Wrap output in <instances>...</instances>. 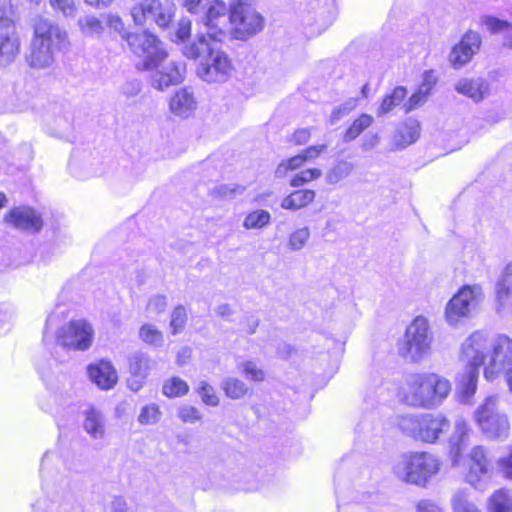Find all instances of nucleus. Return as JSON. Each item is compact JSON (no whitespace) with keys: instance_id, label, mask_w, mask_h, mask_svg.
<instances>
[{"instance_id":"48","label":"nucleus","mask_w":512,"mask_h":512,"mask_svg":"<svg viewBox=\"0 0 512 512\" xmlns=\"http://www.w3.org/2000/svg\"><path fill=\"white\" fill-rule=\"evenodd\" d=\"M357 106V100L356 99H349L343 104L335 107L331 115L329 117V123L330 125L336 124L338 121H340L342 118L347 116L352 110H354Z\"/></svg>"},{"instance_id":"3","label":"nucleus","mask_w":512,"mask_h":512,"mask_svg":"<svg viewBox=\"0 0 512 512\" xmlns=\"http://www.w3.org/2000/svg\"><path fill=\"white\" fill-rule=\"evenodd\" d=\"M439 458L428 452L403 454L394 464L395 476L408 484L426 487L440 471Z\"/></svg>"},{"instance_id":"34","label":"nucleus","mask_w":512,"mask_h":512,"mask_svg":"<svg viewBox=\"0 0 512 512\" xmlns=\"http://www.w3.org/2000/svg\"><path fill=\"white\" fill-rule=\"evenodd\" d=\"M407 95L406 88L402 86L395 87L391 94L386 95L377 109V116L381 117L391 112L400 105Z\"/></svg>"},{"instance_id":"20","label":"nucleus","mask_w":512,"mask_h":512,"mask_svg":"<svg viewBox=\"0 0 512 512\" xmlns=\"http://www.w3.org/2000/svg\"><path fill=\"white\" fill-rule=\"evenodd\" d=\"M89 379L101 390L114 388L118 381V374L110 361L100 360L87 368Z\"/></svg>"},{"instance_id":"44","label":"nucleus","mask_w":512,"mask_h":512,"mask_svg":"<svg viewBox=\"0 0 512 512\" xmlns=\"http://www.w3.org/2000/svg\"><path fill=\"white\" fill-rule=\"evenodd\" d=\"M197 393L202 402L211 407H216L220 403V399L215 388L206 381H200L197 387Z\"/></svg>"},{"instance_id":"16","label":"nucleus","mask_w":512,"mask_h":512,"mask_svg":"<svg viewBox=\"0 0 512 512\" xmlns=\"http://www.w3.org/2000/svg\"><path fill=\"white\" fill-rule=\"evenodd\" d=\"M472 428L467 420L458 417L454 422V430L449 437V458L452 467H459L463 463V452L469 444Z\"/></svg>"},{"instance_id":"8","label":"nucleus","mask_w":512,"mask_h":512,"mask_svg":"<svg viewBox=\"0 0 512 512\" xmlns=\"http://www.w3.org/2000/svg\"><path fill=\"white\" fill-rule=\"evenodd\" d=\"M482 300L483 290L480 285H464L446 304L445 320L449 325L456 326L469 318Z\"/></svg>"},{"instance_id":"2","label":"nucleus","mask_w":512,"mask_h":512,"mask_svg":"<svg viewBox=\"0 0 512 512\" xmlns=\"http://www.w3.org/2000/svg\"><path fill=\"white\" fill-rule=\"evenodd\" d=\"M182 51L186 57L198 60L196 74L202 81L224 83L230 78L233 70L231 59L204 34H198L193 41L185 43Z\"/></svg>"},{"instance_id":"55","label":"nucleus","mask_w":512,"mask_h":512,"mask_svg":"<svg viewBox=\"0 0 512 512\" xmlns=\"http://www.w3.org/2000/svg\"><path fill=\"white\" fill-rule=\"evenodd\" d=\"M427 98V94L417 89V91L412 94L408 101L404 103L405 112L408 113L417 109L426 102Z\"/></svg>"},{"instance_id":"31","label":"nucleus","mask_w":512,"mask_h":512,"mask_svg":"<svg viewBox=\"0 0 512 512\" xmlns=\"http://www.w3.org/2000/svg\"><path fill=\"white\" fill-rule=\"evenodd\" d=\"M420 135V124L415 119L406 120L397 130L394 137L395 144L405 148L414 143Z\"/></svg>"},{"instance_id":"59","label":"nucleus","mask_w":512,"mask_h":512,"mask_svg":"<svg viewBox=\"0 0 512 512\" xmlns=\"http://www.w3.org/2000/svg\"><path fill=\"white\" fill-rule=\"evenodd\" d=\"M240 324L245 333L253 335L260 324V319L254 315H249L244 317Z\"/></svg>"},{"instance_id":"7","label":"nucleus","mask_w":512,"mask_h":512,"mask_svg":"<svg viewBox=\"0 0 512 512\" xmlns=\"http://www.w3.org/2000/svg\"><path fill=\"white\" fill-rule=\"evenodd\" d=\"M123 39L127 42L131 51L141 59L137 63V68L140 70H152L167 58V53L160 40L147 31L125 34Z\"/></svg>"},{"instance_id":"43","label":"nucleus","mask_w":512,"mask_h":512,"mask_svg":"<svg viewBox=\"0 0 512 512\" xmlns=\"http://www.w3.org/2000/svg\"><path fill=\"white\" fill-rule=\"evenodd\" d=\"M420 415L407 414L400 416L398 419V426L400 429L409 436L418 439L417 433L420 430Z\"/></svg>"},{"instance_id":"15","label":"nucleus","mask_w":512,"mask_h":512,"mask_svg":"<svg viewBox=\"0 0 512 512\" xmlns=\"http://www.w3.org/2000/svg\"><path fill=\"white\" fill-rule=\"evenodd\" d=\"M32 40L54 51H62L68 48L69 40L67 32L58 24L49 19L38 18L33 25Z\"/></svg>"},{"instance_id":"42","label":"nucleus","mask_w":512,"mask_h":512,"mask_svg":"<svg viewBox=\"0 0 512 512\" xmlns=\"http://www.w3.org/2000/svg\"><path fill=\"white\" fill-rule=\"evenodd\" d=\"M162 413L157 404L151 403L141 408L138 415V422L141 425H155L161 419Z\"/></svg>"},{"instance_id":"13","label":"nucleus","mask_w":512,"mask_h":512,"mask_svg":"<svg viewBox=\"0 0 512 512\" xmlns=\"http://www.w3.org/2000/svg\"><path fill=\"white\" fill-rule=\"evenodd\" d=\"M56 339L63 348L86 351L93 343L94 328L87 320H71L57 331Z\"/></svg>"},{"instance_id":"62","label":"nucleus","mask_w":512,"mask_h":512,"mask_svg":"<svg viewBox=\"0 0 512 512\" xmlns=\"http://www.w3.org/2000/svg\"><path fill=\"white\" fill-rule=\"evenodd\" d=\"M191 33V21L189 19H181L178 23L176 36L179 40H185Z\"/></svg>"},{"instance_id":"26","label":"nucleus","mask_w":512,"mask_h":512,"mask_svg":"<svg viewBox=\"0 0 512 512\" xmlns=\"http://www.w3.org/2000/svg\"><path fill=\"white\" fill-rule=\"evenodd\" d=\"M55 52L49 47L31 39L26 62L32 69L42 70L50 68L55 61Z\"/></svg>"},{"instance_id":"23","label":"nucleus","mask_w":512,"mask_h":512,"mask_svg":"<svg viewBox=\"0 0 512 512\" xmlns=\"http://www.w3.org/2000/svg\"><path fill=\"white\" fill-rule=\"evenodd\" d=\"M512 299V263L501 271L495 283L496 311L501 314L508 310Z\"/></svg>"},{"instance_id":"29","label":"nucleus","mask_w":512,"mask_h":512,"mask_svg":"<svg viewBox=\"0 0 512 512\" xmlns=\"http://www.w3.org/2000/svg\"><path fill=\"white\" fill-rule=\"evenodd\" d=\"M458 93L471 98L475 102H480L488 92V85L482 78L461 79L455 85Z\"/></svg>"},{"instance_id":"39","label":"nucleus","mask_w":512,"mask_h":512,"mask_svg":"<svg viewBox=\"0 0 512 512\" xmlns=\"http://www.w3.org/2000/svg\"><path fill=\"white\" fill-rule=\"evenodd\" d=\"M139 338L147 345L161 347L164 342L163 333L152 324H143L139 329Z\"/></svg>"},{"instance_id":"27","label":"nucleus","mask_w":512,"mask_h":512,"mask_svg":"<svg viewBox=\"0 0 512 512\" xmlns=\"http://www.w3.org/2000/svg\"><path fill=\"white\" fill-rule=\"evenodd\" d=\"M169 107L174 115L182 118L189 117L197 108L194 92L188 87L178 90L171 97Z\"/></svg>"},{"instance_id":"30","label":"nucleus","mask_w":512,"mask_h":512,"mask_svg":"<svg viewBox=\"0 0 512 512\" xmlns=\"http://www.w3.org/2000/svg\"><path fill=\"white\" fill-rule=\"evenodd\" d=\"M315 196L316 193L313 190H296L290 193L288 196L284 197L280 206L286 210L297 211L312 203L315 199Z\"/></svg>"},{"instance_id":"52","label":"nucleus","mask_w":512,"mask_h":512,"mask_svg":"<svg viewBox=\"0 0 512 512\" xmlns=\"http://www.w3.org/2000/svg\"><path fill=\"white\" fill-rule=\"evenodd\" d=\"M244 191V187L239 185H219L215 187L212 194L219 198H232L237 194H241Z\"/></svg>"},{"instance_id":"1","label":"nucleus","mask_w":512,"mask_h":512,"mask_svg":"<svg viewBox=\"0 0 512 512\" xmlns=\"http://www.w3.org/2000/svg\"><path fill=\"white\" fill-rule=\"evenodd\" d=\"M452 384L446 377L434 372L408 374L398 390L399 401L411 408L436 409L448 398Z\"/></svg>"},{"instance_id":"53","label":"nucleus","mask_w":512,"mask_h":512,"mask_svg":"<svg viewBox=\"0 0 512 512\" xmlns=\"http://www.w3.org/2000/svg\"><path fill=\"white\" fill-rule=\"evenodd\" d=\"M167 307V298L164 295L152 296L146 306V310L150 314L159 315L165 311Z\"/></svg>"},{"instance_id":"37","label":"nucleus","mask_w":512,"mask_h":512,"mask_svg":"<svg viewBox=\"0 0 512 512\" xmlns=\"http://www.w3.org/2000/svg\"><path fill=\"white\" fill-rule=\"evenodd\" d=\"M451 506L454 512H482L469 500V493L466 489H459L454 492L451 498Z\"/></svg>"},{"instance_id":"19","label":"nucleus","mask_w":512,"mask_h":512,"mask_svg":"<svg viewBox=\"0 0 512 512\" xmlns=\"http://www.w3.org/2000/svg\"><path fill=\"white\" fill-rule=\"evenodd\" d=\"M5 221L16 229L32 233L39 232L43 225L40 216L29 207L11 209L5 216Z\"/></svg>"},{"instance_id":"33","label":"nucleus","mask_w":512,"mask_h":512,"mask_svg":"<svg viewBox=\"0 0 512 512\" xmlns=\"http://www.w3.org/2000/svg\"><path fill=\"white\" fill-rule=\"evenodd\" d=\"M488 512H512V497L505 489L494 491L488 498Z\"/></svg>"},{"instance_id":"49","label":"nucleus","mask_w":512,"mask_h":512,"mask_svg":"<svg viewBox=\"0 0 512 512\" xmlns=\"http://www.w3.org/2000/svg\"><path fill=\"white\" fill-rule=\"evenodd\" d=\"M322 175L320 169L312 168L301 171L296 174L290 181V185L292 187H300L305 183H308L312 180L318 179Z\"/></svg>"},{"instance_id":"4","label":"nucleus","mask_w":512,"mask_h":512,"mask_svg":"<svg viewBox=\"0 0 512 512\" xmlns=\"http://www.w3.org/2000/svg\"><path fill=\"white\" fill-rule=\"evenodd\" d=\"M228 20L231 37L240 41L251 39L265 27V17L258 11L256 0H232Z\"/></svg>"},{"instance_id":"54","label":"nucleus","mask_w":512,"mask_h":512,"mask_svg":"<svg viewBox=\"0 0 512 512\" xmlns=\"http://www.w3.org/2000/svg\"><path fill=\"white\" fill-rule=\"evenodd\" d=\"M54 10L60 11L64 16H74L76 6L74 0H49Z\"/></svg>"},{"instance_id":"22","label":"nucleus","mask_w":512,"mask_h":512,"mask_svg":"<svg viewBox=\"0 0 512 512\" xmlns=\"http://www.w3.org/2000/svg\"><path fill=\"white\" fill-rule=\"evenodd\" d=\"M152 366L153 360L147 353L138 351L129 358V372L132 378L128 380V385L132 391H138L142 387Z\"/></svg>"},{"instance_id":"56","label":"nucleus","mask_w":512,"mask_h":512,"mask_svg":"<svg viewBox=\"0 0 512 512\" xmlns=\"http://www.w3.org/2000/svg\"><path fill=\"white\" fill-rule=\"evenodd\" d=\"M106 23L110 29L119 33L122 38H123V35L128 34L127 32H125L124 22L122 21V19L119 15L112 14V13L107 14L106 15Z\"/></svg>"},{"instance_id":"9","label":"nucleus","mask_w":512,"mask_h":512,"mask_svg":"<svg viewBox=\"0 0 512 512\" xmlns=\"http://www.w3.org/2000/svg\"><path fill=\"white\" fill-rule=\"evenodd\" d=\"M484 378L493 381L504 376L512 391V339L506 334L494 336V351L483 371Z\"/></svg>"},{"instance_id":"25","label":"nucleus","mask_w":512,"mask_h":512,"mask_svg":"<svg viewBox=\"0 0 512 512\" xmlns=\"http://www.w3.org/2000/svg\"><path fill=\"white\" fill-rule=\"evenodd\" d=\"M20 53V38L16 28L0 32V66L13 63Z\"/></svg>"},{"instance_id":"6","label":"nucleus","mask_w":512,"mask_h":512,"mask_svg":"<svg viewBox=\"0 0 512 512\" xmlns=\"http://www.w3.org/2000/svg\"><path fill=\"white\" fill-rule=\"evenodd\" d=\"M432 341L428 320L418 316L407 327L399 353L410 362L418 363L429 355Z\"/></svg>"},{"instance_id":"11","label":"nucleus","mask_w":512,"mask_h":512,"mask_svg":"<svg viewBox=\"0 0 512 512\" xmlns=\"http://www.w3.org/2000/svg\"><path fill=\"white\" fill-rule=\"evenodd\" d=\"M175 5L169 0H142L134 5L130 14L135 25L143 26L155 23L160 28H166L175 15Z\"/></svg>"},{"instance_id":"58","label":"nucleus","mask_w":512,"mask_h":512,"mask_svg":"<svg viewBox=\"0 0 512 512\" xmlns=\"http://www.w3.org/2000/svg\"><path fill=\"white\" fill-rule=\"evenodd\" d=\"M497 464L502 475L505 478L512 480V447L509 454L501 457Z\"/></svg>"},{"instance_id":"36","label":"nucleus","mask_w":512,"mask_h":512,"mask_svg":"<svg viewBox=\"0 0 512 512\" xmlns=\"http://www.w3.org/2000/svg\"><path fill=\"white\" fill-rule=\"evenodd\" d=\"M81 33L87 37H100L104 32V24L94 15H86L78 19Z\"/></svg>"},{"instance_id":"14","label":"nucleus","mask_w":512,"mask_h":512,"mask_svg":"<svg viewBox=\"0 0 512 512\" xmlns=\"http://www.w3.org/2000/svg\"><path fill=\"white\" fill-rule=\"evenodd\" d=\"M229 6L221 0H213L209 3L205 13L201 17V22L204 26V31L199 34H204L211 42H221L226 38V15L228 14Z\"/></svg>"},{"instance_id":"17","label":"nucleus","mask_w":512,"mask_h":512,"mask_svg":"<svg viewBox=\"0 0 512 512\" xmlns=\"http://www.w3.org/2000/svg\"><path fill=\"white\" fill-rule=\"evenodd\" d=\"M151 75V85L158 90H164L171 85H176L184 79L185 65L175 61H161L158 67H154Z\"/></svg>"},{"instance_id":"46","label":"nucleus","mask_w":512,"mask_h":512,"mask_svg":"<svg viewBox=\"0 0 512 512\" xmlns=\"http://www.w3.org/2000/svg\"><path fill=\"white\" fill-rule=\"evenodd\" d=\"M16 28V20L12 5L0 0V30Z\"/></svg>"},{"instance_id":"38","label":"nucleus","mask_w":512,"mask_h":512,"mask_svg":"<svg viewBox=\"0 0 512 512\" xmlns=\"http://www.w3.org/2000/svg\"><path fill=\"white\" fill-rule=\"evenodd\" d=\"M271 222V215L267 210L258 209L250 212L244 218L243 227L245 229H263Z\"/></svg>"},{"instance_id":"32","label":"nucleus","mask_w":512,"mask_h":512,"mask_svg":"<svg viewBox=\"0 0 512 512\" xmlns=\"http://www.w3.org/2000/svg\"><path fill=\"white\" fill-rule=\"evenodd\" d=\"M220 386L226 397L232 400L242 399L249 393L246 383L236 377L224 378Z\"/></svg>"},{"instance_id":"57","label":"nucleus","mask_w":512,"mask_h":512,"mask_svg":"<svg viewBox=\"0 0 512 512\" xmlns=\"http://www.w3.org/2000/svg\"><path fill=\"white\" fill-rule=\"evenodd\" d=\"M483 23L491 32H500L510 27V24L507 21L490 16L485 17L483 19Z\"/></svg>"},{"instance_id":"21","label":"nucleus","mask_w":512,"mask_h":512,"mask_svg":"<svg viewBox=\"0 0 512 512\" xmlns=\"http://www.w3.org/2000/svg\"><path fill=\"white\" fill-rule=\"evenodd\" d=\"M449 425V420L443 415L421 414L417 440L435 443L439 436L449 428Z\"/></svg>"},{"instance_id":"45","label":"nucleus","mask_w":512,"mask_h":512,"mask_svg":"<svg viewBox=\"0 0 512 512\" xmlns=\"http://www.w3.org/2000/svg\"><path fill=\"white\" fill-rule=\"evenodd\" d=\"M187 322V312L184 306H176L170 319V329L173 335H177L183 331Z\"/></svg>"},{"instance_id":"40","label":"nucleus","mask_w":512,"mask_h":512,"mask_svg":"<svg viewBox=\"0 0 512 512\" xmlns=\"http://www.w3.org/2000/svg\"><path fill=\"white\" fill-rule=\"evenodd\" d=\"M373 123V117L368 114L360 115L350 127L346 130L343 140L344 142H350L356 139L365 129L370 127Z\"/></svg>"},{"instance_id":"18","label":"nucleus","mask_w":512,"mask_h":512,"mask_svg":"<svg viewBox=\"0 0 512 512\" xmlns=\"http://www.w3.org/2000/svg\"><path fill=\"white\" fill-rule=\"evenodd\" d=\"M480 45L481 37L477 32L468 31L465 33L461 41L452 48L449 54V61L452 66L458 69L466 65L479 51Z\"/></svg>"},{"instance_id":"35","label":"nucleus","mask_w":512,"mask_h":512,"mask_svg":"<svg viewBox=\"0 0 512 512\" xmlns=\"http://www.w3.org/2000/svg\"><path fill=\"white\" fill-rule=\"evenodd\" d=\"M354 170V164L346 160L337 161L326 173V182L335 185L346 179Z\"/></svg>"},{"instance_id":"41","label":"nucleus","mask_w":512,"mask_h":512,"mask_svg":"<svg viewBox=\"0 0 512 512\" xmlns=\"http://www.w3.org/2000/svg\"><path fill=\"white\" fill-rule=\"evenodd\" d=\"M188 390V384L179 377H173L167 380L162 387V392L167 397L183 396Z\"/></svg>"},{"instance_id":"28","label":"nucleus","mask_w":512,"mask_h":512,"mask_svg":"<svg viewBox=\"0 0 512 512\" xmlns=\"http://www.w3.org/2000/svg\"><path fill=\"white\" fill-rule=\"evenodd\" d=\"M83 429L94 440L103 439L106 433V420L103 413L94 407L85 410Z\"/></svg>"},{"instance_id":"24","label":"nucleus","mask_w":512,"mask_h":512,"mask_svg":"<svg viewBox=\"0 0 512 512\" xmlns=\"http://www.w3.org/2000/svg\"><path fill=\"white\" fill-rule=\"evenodd\" d=\"M479 379V370L475 368H466L458 378L455 397L457 401L464 405H472L477 391Z\"/></svg>"},{"instance_id":"61","label":"nucleus","mask_w":512,"mask_h":512,"mask_svg":"<svg viewBox=\"0 0 512 512\" xmlns=\"http://www.w3.org/2000/svg\"><path fill=\"white\" fill-rule=\"evenodd\" d=\"M141 91V83L138 80H129L121 88V92L127 97H133Z\"/></svg>"},{"instance_id":"47","label":"nucleus","mask_w":512,"mask_h":512,"mask_svg":"<svg viewBox=\"0 0 512 512\" xmlns=\"http://www.w3.org/2000/svg\"><path fill=\"white\" fill-rule=\"evenodd\" d=\"M310 238L308 227H303L292 232L288 239V247L292 251L301 250Z\"/></svg>"},{"instance_id":"51","label":"nucleus","mask_w":512,"mask_h":512,"mask_svg":"<svg viewBox=\"0 0 512 512\" xmlns=\"http://www.w3.org/2000/svg\"><path fill=\"white\" fill-rule=\"evenodd\" d=\"M177 416L184 423H195L202 419L201 412L194 406L183 405L179 407Z\"/></svg>"},{"instance_id":"12","label":"nucleus","mask_w":512,"mask_h":512,"mask_svg":"<svg viewBox=\"0 0 512 512\" xmlns=\"http://www.w3.org/2000/svg\"><path fill=\"white\" fill-rule=\"evenodd\" d=\"M494 351V337L483 331H475L461 345L460 357L466 362V368L479 370L486 366Z\"/></svg>"},{"instance_id":"5","label":"nucleus","mask_w":512,"mask_h":512,"mask_svg":"<svg viewBox=\"0 0 512 512\" xmlns=\"http://www.w3.org/2000/svg\"><path fill=\"white\" fill-rule=\"evenodd\" d=\"M473 419L487 439L504 441L508 438L510 422L508 416L499 409L498 396H487L475 409Z\"/></svg>"},{"instance_id":"64","label":"nucleus","mask_w":512,"mask_h":512,"mask_svg":"<svg viewBox=\"0 0 512 512\" xmlns=\"http://www.w3.org/2000/svg\"><path fill=\"white\" fill-rule=\"evenodd\" d=\"M418 512H444L438 505L429 500H421L417 505Z\"/></svg>"},{"instance_id":"63","label":"nucleus","mask_w":512,"mask_h":512,"mask_svg":"<svg viewBox=\"0 0 512 512\" xmlns=\"http://www.w3.org/2000/svg\"><path fill=\"white\" fill-rule=\"evenodd\" d=\"M327 149L326 145H314L305 149L301 154L306 161L317 158L322 152Z\"/></svg>"},{"instance_id":"60","label":"nucleus","mask_w":512,"mask_h":512,"mask_svg":"<svg viewBox=\"0 0 512 512\" xmlns=\"http://www.w3.org/2000/svg\"><path fill=\"white\" fill-rule=\"evenodd\" d=\"M436 81L437 79L433 71H425L423 74L422 83L418 89L429 96L432 88L436 84Z\"/></svg>"},{"instance_id":"10","label":"nucleus","mask_w":512,"mask_h":512,"mask_svg":"<svg viewBox=\"0 0 512 512\" xmlns=\"http://www.w3.org/2000/svg\"><path fill=\"white\" fill-rule=\"evenodd\" d=\"M467 472L465 480L473 488L485 491L491 483L494 467L488 457V450L482 445L470 449L466 456Z\"/></svg>"},{"instance_id":"50","label":"nucleus","mask_w":512,"mask_h":512,"mask_svg":"<svg viewBox=\"0 0 512 512\" xmlns=\"http://www.w3.org/2000/svg\"><path fill=\"white\" fill-rule=\"evenodd\" d=\"M238 367L249 380L262 381L264 379V372L253 361L241 362Z\"/></svg>"}]
</instances>
